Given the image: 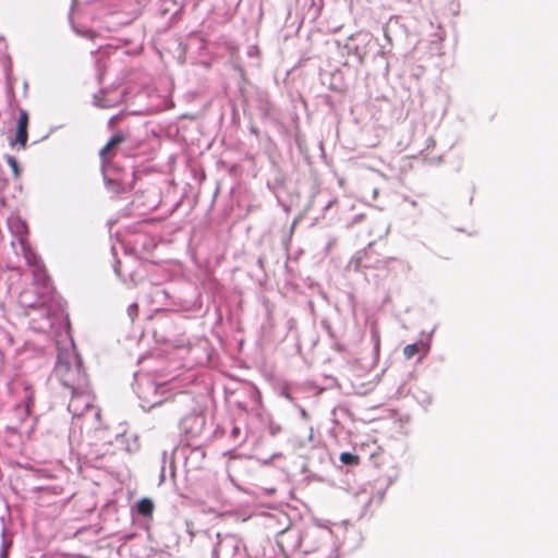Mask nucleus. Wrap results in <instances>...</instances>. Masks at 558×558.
<instances>
[{
    "instance_id": "10",
    "label": "nucleus",
    "mask_w": 558,
    "mask_h": 558,
    "mask_svg": "<svg viewBox=\"0 0 558 558\" xmlns=\"http://www.w3.org/2000/svg\"><path fill=\"white\" fill-rule=\"evenodd\" d=\"M114 442L120 445L128 452H135L140 449V442L136 435L126 437L125 432H119L116 434Z\"/></svg>"
},
{
    "instance_id": "9",
    "label": "nucleus",
    "mask_w": 558,
    "mask_h": 558,
    "mask_svg": "<svg viewBox=\"0 0 558 558\" xmlns=\"http://www.w3.org/2000/svg\"><path fill=\"white\" fill-rule=\"evenodd\" d=\"M434 333V329L428 333L426 340H420L415 343L408 344L403 348V355L407 360L412 359L416 353H421L418 362L425 357L430 350V341Z\"/></svg>"
},
{
    "instance_id": "19",
    "label": "nucleus",
    "mask_w": 558,
    "mask_h": 558,
    "mask_svg": "<svg viewBox=\"0 0 558 558\" xmlns=\"http://www.w3.org/2000/svg\"><path fill=\"white\" fill-rule=\"evenodd\" d=\"M239 433V428L234 427L232 430V435L235 436Z\"/></svg>"
},
{
    "instance_id": "15",
    "label": "nucleus",
    "mask_w": 558,
    "mask_h": 558,
    "mask_svg": "<svg viewBox=\"0 0 558 558\" xmlns=\"http://www.w3.org/2000/svg\"><path fill=\"white\" fill-rule=\"evenodd\" d=\"M28 126V113L21 109L17 120V128H27Z\"/></svg>"
},
{
    "instance_id": "4",
    "label": "nucleus",
    "mask_w": 558,
    "mask_h": 558,
    "mask_svg": "<svg viewBox=\"0 0 558 558\" xmlns=\"http://www.w3.org/2000/svg\"><path fill=\"white\" fill-rule=\"evenodd\" d=\"M72 397L69 402L68 409L73 417L83 418L86 427H93L100 418V411L94 407V397L89 393L87 388L78 391H71Z\"/></svg>"
},
{
    "instance_id": "7",
    "label": "nucleus",
    "mask_w": 558,
    "mask_h": 558,
    "mask_svg": "<svg viewBox=\"0 0 558 558\" xmlns=\"http://www.w3.org/2000/svg\"><path fill=\"white\" fill-rule=\"evenodd\" d=\"M20 304L24 307L33 308L41 318V322L36 323V317H32L33 328L37 331H46L52 327V312L44 301L32 302L28 300L27 292H23L20 295Z\"/></svg>"
},
{
    "instance_id": "16",
    "label": "nucleus",
    "mask_w": 558,
    "mask_h": 558,
    "mask_svg": "<svg viewBox=\"0 0 558 558\" xmlns=\"http://www.w3.org/2000/svg\"><path fill=\"white\" fill-rule=\"evenodd\" d=\"M7 161H8V165L11 167L14 175L17 177L19 175V162H17V160L14 157H12V156H8L7 157Z\"/></svg>"
},
{
    "instance_id": "21",
    "label": "nucleus",
    "mask_w": 558,
    "mask_h": 558,
    "mask_svg": "<svg viewBox=\"0 0 558 558\" xmlns=\"http://www.w3.org/2000/svg\"><path fill=\"white\" fill-rule=\"evenodd\" d=\"M378 348H379V340L377 339L376 342H375V349L376 351H378Z\"/></svg>"
},
{
    "instance_id": "1",
    "label": "nucleus",
    "mask_w": 558,
    "mask_h": 558,
    "mask_svg": "<svg viewBox=\"0 0 558 558\" xmlns=\"http://www.w3.org/2000/svg\"><path fill=\"white\" fill-rule=\"evenodd\" d=\"M54 373L61 384L71 391L87 388V377L73 344L59 350Z\"/></svg>"
},
{
    "instance_id": "3",
    "label": "nucleus",
    "mask_w": 558,
    "mask_h": 558,
    "mask_svg": "<svg viewBox=\"0 0 558 558\" xmlns=\"http://www.w3.org/2000/svg\"><path fill=\"white\" fill-rule=\"evenodd\" d=\"M9 227L12 232L20 236L22 252L26 264L32 269L35 283L41 286L43 288H47L49 283V277L46 272L45 266L43 265L39 257L31 250V247L27 246L26 241L23 238V234L26 233L25 223L20 220V218H13L9 220Z\"/></svg>"
},
{
    "instance_id": "18",
    "label": "nucleus",
    "mask_w": 558,
    "mask_h": 558,
    "mask_svg": "<svg viewBox=\"0 0 558 558\" xmlns=\"http://www.w3.org/2000/svg\"><path fill=\"white\" fill-rule=\"evenodd\" d=\"M96 105H97L98 107H101V108H106V107H108V106H109L108 104L100 102V101H98L97 99H96Z\"/></svg>"
},
{
    "instance_id": "22",
    "label": "nucleus",
    "mask_w": 558,
    "mask_h": 558,
    "mask_svg": "<svg viewBox=\"0 0 558 558\" xmlns=\"http://www.w3.org/2000/svg\"><path fill=\"white\" fill-rule=\"evenodd\" d=\"M376 195H377V190L375 189L374 190V197H376Z\"/></svg>"
},
{
    "instance_id": "2",
    "label": "nucleus",
    "mask_w": 558,
    "mask_h": 558,
    "mask_svg": "<svg viewBox=\"0 0 558 558\" xmlns=\"http://www.w3.org/2000/svg\"><path fill=\"white\" fill-rule=\"evenodd\" d=\"M304 554L317 558H337L338 544L332 531L324 525H312L304 532Z\"/></svg>"
},
{
    "instance_id": "17",
    "label": "nucleus",
    "mask_w": 558,
    "mask_h": 558,
    "mask_svg": "<svg viewBox=\"0 0 558 558\" xmlns=\"http://www.w3.org/2000/svg\"><path fill=\"white\" fill-rule=\"evenodd\" d=\"M136 311H137V305L135 303L131 304L128 308L130 316H134L136 314Z\"/></svg>"
},
{
    "instance_id": "12",
    "label": "nucleus",
    "mask_w": 558,
    "mask_h": 558,
    "mask_svg": "<svg viewBox=\"0 0 558 558\" xmlns=\"http://www.w3.org/2000/svg\"><path fill=\"white\" fill-rule=\"evenodd\" d=\"M153 509H154V504L149 499H141L137 502V511L142 515H145V517L150 515L153 512Z\"/></svg>"
},
{
    "instance_id": "13",
    "label": "nucleus",
    "mask_w": 558,
    "mask_h": 558,
    "mask_svg": "<svg viewBox=\"0 0 558 558\" xmlns=\"http://www.w3.org/2000/svg\"><path fill=\"white\" fill-rule=\"evenodd\" d=\"M15 142L21 146L25 147L27 142V128H16Z\"/></svg>"
},
{
    "instance_id": "14",
    "label": "nucleus",
    "mask_w": 558,
    "mask_h": 558,
    "mask_svg": "<svg viewBox=\"0 0 558 558\" xmlns=\"http://www.w3.org/2000/svg\"><path fill=\"white\" fill-rule=\"evenodd\" d=\"M340 461L344 464L354 465L359 463V457L351 452H342L340 454Z\"/></svg>"
},
{
    "instance_id": "6",
    "label": "nucleus",
    "mask_w": 558,
    "mask_h": 558,
    "mask_svg": "<svg viewBox=\"0 0 558 558\" xmlns=\"http://www.w3.org/2000/svg\"><path fill=\"white\" fill-rule=\"evenodd\" d=\"M135 391L143 409H151L167 400V384H157L148 376H142L137 379Z\"/></svg>"
},
{
    "instance_id": "5",
    "label": "nucleus",
    "mask_w": 558,
    "mask_h": 558,
    "mask_svg": "<svg viewBox=\"0 0 558 558\" xmlns=\"http://www.w3.org/2000/svg\"><path fill=\"white\" fill-rule=\"evenodd\" d=\"M124 141L122 134H114L107 145L100 150V157L102 160L101 171L104 180L113 192L119 193L126 189L128 182L120 170L111 162L107 160V154L111 151L116 146Z\"/></svg>"
},
{
    "instance_id": "8",
    "label": "nucleus",
    "mask_w": 558,
    "mask_h": 558,
    "mask_svg": "<svg viewBox=\"0 0 558 558\" xmlns=\"http://www.w3.org/2000/svg\"><path fill=\"white\" fill-rule=\"evenodd\" d=\"M304 534L295 529H288L281 532L277 543L284 554L293 555L295 553L304 554Z\"/></svg>"
},
{
    "instance_id": "11",
    "label": "nucleus",
    "mask_w": 558,
    "mask_h": 558,
    "mask_svg": "<svg viewBox=\"0 0 558 558\" xmlns=\"http://www.w3.org/2000/svg\"><path fill=\"white\" fill-rule=\"evenodd\" d=\"M78 1L80 0H73V5L71 9V13H70V21L72 24V28L77 35H81L83 37L93 38L95 36V32L90 28L80 27V25L76 22V20L78 19V13L76 10V5H77Z\"/></svg>"
},
{
    "instance_id": "20",
    "label": "nucleus",
    "mask_w": 558,
    "mask_h": 558,
    "mask_svg": "<svg viewBox=\"0 0 558 558\" xmlns=\"http://www.w3.org/2000/svg\"><path fill=\"white\" fill-rule=\"evenodd\" d=\"M114 271H116V274H117L118 276H120V269H119V267H118V266H114Z\"/></svg>"
}]
</instances>
